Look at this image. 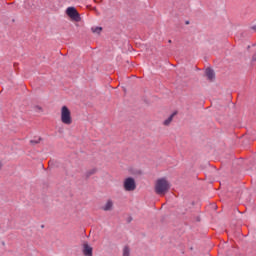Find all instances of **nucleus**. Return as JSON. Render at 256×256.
Wrapping results in <instances>:
<instances>
[{
    "label": "nucleus",
    "instance_id": "f257e3e1",
    "mask_svg": "<svg viewBox=\"0 0 256 256\" xmlns=\"http://www.w3.org/2000/svg\"><path fill=\"white\" fill-rule=\"evenodd\" d=\"M170 189H171V182H169L167 178L162 177V178H158L155 181L154 192L156 193V195H160V197H164V195H167V193H169Z\"/></svg>",
    "mask_w": 256,
    "mask_h": 256
},
{
    "label": "nucleus",
    "instance_id": "f03ea898",
    "mask_svg": "<svg viewBox=\"0 0 256 256\" xmlns=\"http://www.w3.org/2000/svg\"><path fill=\"white\" fill-rule=\"evenodd\" d=\"M60 119L64 125H72L73 117H71V110L67 106H62L60 110Z\"/></svg>",
    "mask_w": 256,
    "mask_h": 256
},
{
    "label": "nucleus",
    "instance_id": "7ed1b4c3",
    "mask_svg": "<svg viewBox=\"0 0 256 256\" xmlns=\"http://www.w3.org/2000/svg\"><path fill=\"white\" fill-rule=\"evenodd\" d=\"M122 187L126 193H133L137 189V182L133 177H126L122 182Z\"/></svg>",
    "mask_w": 256,
    "mask_h": 256
},
{
    "label": "nucleus",
    "instance_id": "20e7f679",
    "mask_svg": "<svg viewBox=\"0 0 256 256\" xmlns=\"http://www.w3.org/2000/svg\"><path fill=\"white\" fill-rule=\"evenodd\" d=\"M66 15L75 23H79L81 21V14H79L76 7H68L66 9Z\"/></svg>",
    "mask_w": 256,
    "mask_h": 256
},
{
    "label": "nucleus",
    "instance_id": "39448f33",
    "mask_svg": "<svg viewBox=\"0 0 256 256\" xmlns=\"http://www.w3.org/2000/svg\"><path fill=\"white\" fill-rule=\"evenodd\" d=\"M101 209L106 213L113 211L115 209V201H113L111 198H108L104 205H102Z\"/></svg>",
    "mask_w": 256,
    "mask_h": 256
},
{
    "label": "nucleus",
    "instance_id": "423d86ee",
    "mask_svg": "<svg viewBox=\"0 0 256 256\" xmlns=\"http://www.w3.org/2000/svg\"><path fill=\"white\" fill-rule=\"evenodd\" d=\"M82 255L93 256V247L87 241H83L82 243Z\"/></svg>",
    "mask_w": 256,
    "mask_h": 256
},
{
    "label": "nucleus",
    "instance_id": "0eeeda50",
    "mask_svg": "<svg viewBox=\"0 0 256 256\" xmlns=\"http://www.w3.org/2000/svg\"><path fill=\"white\" fill-rule=\"evenodd\" d=\"M205 75L208 79V81H215V71L211 68H207L206 71H205Z\"/></svg>",
    "mask_w": 256,
    "mask_h": 256
},
{
    "label": "nucleus",
    "instance_id": "6e6552de",
    "mask_svg": "<svg viewBox=\"0 0 256 256\" xmlns=\"http://www.w3.org/2000/svg\"><path fill=\"white\" fill-rule=\"evenodd\" d=\"M177 115V112L172 113L166 120L163 121L164 127H169L173 123V119Z\"/></svg>",
    "mask_w": 256,
    "mask_h": 256
},
{
    "label": "nucleus",
    "instance_id": "1a4fd4ad",
    "mask_svg": "<svg viewBox=\"0 0 256 256\" xmlns=\"http://www.w3.org/2000/svg\"><path fill=\"white\" fill-rule=\"evenodd\" d=\"M96 173H97V168L89 169V170H87V171L84 173V178H85V179H89L91 176L95 175Z\"/></svg>",
    "mask_w": 256,
    "mask_h": 256
},
{
    "label": "nucleus",
    "instance_id": "9d476101",
    "mask_svg": "<svg viewBox=\"0 0 256 256\" xmlns=\"http://www.w3.org/2000/svg\"><path fill=\"white\" fill-rule=\"evenodd\" d=\"M122 256H131V247L129 245L123 247Z\"/></svg>",
    "mask_w": 256,
    "mask_h": 256
},
{
    "label": "nucleus",
    "instance_id": "9b49d317",
    "mask_svg": "<svg viewBox=\"0 0 256 256\" xmlns=\"http://www.w3.org/2000/svg\"><path fill=\"white\" fill-rule=\"evenodd\" d=\"M91 31L93 33H97V35H100L101 31H103V28L102 27H95V28H92Z\"/></svg>",
    "mask_w": 256,
    "mask_h": 256
},
{
    "label": "nucleus",
    "instance_id": "f8f14e48",
    "mask_svg": "<svg viewBox=\"0 0 256 256\" xmlns=\"http://www.w3.org/2000/svg\"><path fill=\"white\" fill-rule=\"evenodd\" d=\"M34 109H35L36 111H38V113H43V107H41V106H39V105L34 106Z\"/></svg>",
    "mask_w": 256,
    "mask_h": 256
},
{
    "label": "nucleus",
    "instance_id": "ddd939ff",
    "mask_svg": "<svg viewBox=\"0 0 256 256\" xmlns=\"http://www.w3.org/2000/svg\"><path fill=\"white\" fill-rule=\"evenodd\" d=\"M40 141H41V138H39V140H37V141L31 140L30 143H31V145H37L40 143Z\"/></svg>",
    "mask_w": 256,
    "mask_h": 256
},
{
    "label": "nucleus",
    "instance_id": "4468645a",
    "mask_svg": "<svg viewBox=\"0 0 256 256\" xmlns=\"http://www.w3.org/2000/svg\"><path fill=\"white\" fill-rule=\"evenodd\" d=\"M252 31H256V25L251 27Z\"/></svg>",
    "mask_w": 256,
    "mask_h": 256
},
{
    "label": "nucleus",
    "instance_id": "2eb2a0df",
    "mask_svg": "<svg viewBox=\"0 0 256 256\" xmlns=\"http://www.w3.org/2000/svg\"><path fill=\"white\" fill-rule=\"evenodd\" d=\"M2 167H3V163H2V162H0V169H2Z\"/></svg>",
    "mask_w": 256,
    "mask_h": 256
},
{
    "label": "nucleus",
    "instance_id": "dca6fc26",
    "mask_svg": "<svg viewBox=\"0 0 256 256\" xmlns=\"http://www.w3.org/2000/svg\"><path fill=\"white\" fill-rule=\"evenodd\" d=\"M186 25H189V21H186Z\"/></svg>",
    "mask_w": 256,
    "mask_h": 256
},
{
    "label": "nucleus",
    "instance_id": "f3484780",
    "mask_svg": "<svg viewBox=\"0 0 256 256\" xmlns=\"http://www.w3.org/2000/svg\"><path fill=\"white\" fill-rule=\"evenodd\" d=\"M247 49H251V46H248Z\"/></svg>",
    "mask_w": 256,
    "mask_h": 256
},
{
    "label": "nucleus",
    "instance_id": "a211bd4d",
    "mask_svg": "<svg viewBox=\"0 0 256 256\" xmlns=\"http://www.w3.org/2000/svg\"><path fill=\"white\" fill-rule=\"evenodd\" d=\"M168 43H171V40H169Z\"/></svg>",
    "mask_w": 256,
    "mask_h": 256
},
{
    "label": "nucleus",
    "instance_id": "6ab92c4d",
    "mask_svg": "<svg viewBox=\"0 0 256 256\" xmlns=\"http://www.w3.org/2000/svg\"><path fill=\"white\" fill-rule=\"evenodd\" d=\"M255 45H256V43H255V44H253V47H255Z\"/></svg>",
    "mask_w": 256,
    "mask_h": 256
},
{
    "label": "nucleus",
    "instance_id": "aec40b11",
    "mask_svg": "<svg viewBox=\"0 0 256 256\" xmlns=\"http://www.w3.org/2000/svg\"><path fill=\"white\" fill-rule=\"evenodd\" d=\"M2 245H5V242H3Z\"/></svg>",
    "mask_w": 256,
    "mask_h": 256
}]
</instances>
